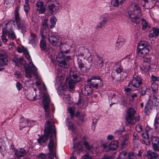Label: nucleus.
<instances>
[{"instance_id":"63","label":"nucleus","mask_w":159,"mask_h":159,"mask_svg":"<svg viewBox=\"0 0 159 159\" xmlns=\"http://www.w3.org/2000/svg\"><path fill=\"white\" fill-rule=\"evenodd\" d=\"M43 30H44L43 29H41L40 30V34H41V36H42V38L43 39H45L46 38V36H44L43 34Z\"/></svg>"},{"instance_id":"22","label":"nucleus","mask_w":159,"mask_h":159,"mask_svg":"<svg viewBox=\"0 0 159 159\" xmlns=\"http://www.w3.org/2000/svg\"><path fill=\"white\" fill-rule=\"evenodd\" d=\"M149 51L148 47H145L142 49H137V53L139 56L143 57L148 54Z\"/></svg>"},{"instance_id":"29","label":"nucleus","mask_w":159,"mask_h":159,"mask_svg":"<svg viewBox=\"0 0 159 159\" xmlns=\"http://www.w3.org/2000/svg\"><path fill=\"white\" fill-rule=\"evenodd\" d=\"M146 154L148 158L149 159H156L159 156L157 153L151 151H147Z\"/></svg>"},{"instance_id":"6","label":"nucleus","mask_w":159,"mask_h":159,"mask_svg":"<svg viewBox=\"0 0 159 159\" xmlns=\"http://www.w3.org/2000/svg\"><path fill=\"white\" fill-rule=\"evenodd\" d=\"M20 9V6H16L15 10V19L16 25L17 27L18 30H20L22 33H25L26 32V25L21 23V19L20 17L19 11Z\"/></svg>"},{"instance_id":"12","label":"nucleus","mask_w":159,"mask_h":159,"mask_svg":"<svg viewBox=\"0 0 159 159\" xmlns=\"http://www.w3.org/2000/svg\"><path fill=\"white\" fill-rule=\"evenodd\" d=\"M104 149H105L108 146L109 150H115L119 146L118 142L117 140L112 141L110 143H103L102 145Z\"/></svg>"},{"instance_id":"11","label":"nucleus","mask_w":159,"mask_h":159,"mask_svg":"<svg viewBox=\"0 0 159 159\" xmlns=\"http://www.w3.org/2000/svg\"><path fill=\"white\" fill-rule=\"evenodd\" d=\"M142 83V80L140 78L138 75H134L132 80L129 83L128 86L130 87L131 85L134 87L139 88Z\"/></svg>"},{"instance_id":"40","label":"nucleus","mask_w":159,"mask_h":159,"mask_svg":"<svg viewBox=\"0 0 159 159\" xmlns=\"http://www.w3.org/2000/svg\"><path fill=\"white\" fill-rule=\"evenodd\" d=\"M83 143L86 148L88 150H91L93 148L92 145L89 144V143L86 140L83 142Z\"/></svg>"},{"instance_id":"15","label":"nucleus","mask_w":159,"mask_h":159,"mask_svg":"<svg viewBox=\"0 0 159 159\" xmlns=\"http://www.w3.org/2000/svg\"><path fill=\"white\" fill-rule=\"evenodd\" d=\"M31 122H35V121L32 120H29L28 119H27L25 120L23 117H22L20 120V129H22L23 128L31 125L32 124L29 125V123H30Z\"/></svg>"},{"instance_id":"36","label":"nucleus","mask_w":159,"mask_h":159,"mask_svg":"<svg viewBox=\"0 0 159 159\" xmlns=\"http://www.w3.org/2000/svg\"><path fill=\"white\" fill-rule=\"evenodd\" d=\"M152 101L155 106L158 105H159V94L154 96L153 100Z\"/></svg>"},{"instance_id":"14","label":"nucleus","mask_w":159,"mask_h":159,"mask_svg":"<svg viewBox=\"0 0 159 159\" xmlns=\"http://www.w3.org/2000/svg\"><path fill=\"white\" fill-rule=\"evenodd\" d=\"M48 40L53 45H56L58 43L59 37L57 35H54L51 33H49L46 36Z\"/></svg>"},{"instance_id":"44","label":"nucleus","mask_w":159,"mask_h":159,"mask_svg":"<svg viewBox=\"0 0 159 159\" xmlns=\"http://www.w3.org/2000/svg\"><path fill=\"white\" fill-rule=\"evenodd\" d=\"M127 155V153L126 152H122L120 153L118 158L116 159H125V157H126Z\"/></svg>"},{"instance_id":"20","label":"nucleus","mask_w":159,"mask_h":159,"mask_svg":"<svg viewBox=\"0 0 159 159\" xmlns=\"http://www.w3.org/2000/svg\"><path fill=\"white\" fill-rule=\"evenodd\" d=\"M44 3L42 2H37L36 3L37 10L39 11V13H43L46 11V8Z\"/></svg>"},{"instance_id":"16","label":"nucleus","mask_w":159,"mask_h":159,"mask_svg":"<svg viewBox=\"0 0 159 159\" xmlns=\"http://www.w3.org/2000/svg\"><path fill=\"white\" fill-rule=\"evenodd\" d=\"M7 57L4 51H0V66H3L7 65L8 60Z\"/></svg>"},{"instance_id":"54","label":"nucleus","mask_w":159,"mask_h":159,"mask_svg":"<svg viewBox=\"0 0 159 159\" xmlns=\"http://www.w3.org/2000/svg\"><path fill=\"white\" fill-rule=\"evenodd\" d=\"M81 159H92V157L89 154L82 156Z\"/></svg>"},{"instance_id":"31","label":"nucleus","mask_w":159,"mask_h":159,"mask_svg":"<svg viewBox=\"0 0 159 159\" xmlns=\"http://www.w3.org/2000/svg\"><path fill=\"white\" fill-rule=\"evenodd\" d=\"M30 37L29 39V43L34 46H35V43L36 42V35L33 33H30Z\"/></svg>"},{"instance_id":"43","label":"nucleus","mask_w":159,"mask_h":159,"mask_svg":"<svg viewBox=\"0 0 159 159\" xmlns=\"http://www.w3.org/2000/svg\"><path fill=\"white\" fill-rule=\"evenodd\" d=\"M151 139L152 144L159 143V139L155 136H152Z\"/></svg>"},{"instance_id":"24","label":"nucleus","mask_w":159,"mask_h":159,"mask_svg":"<svg viewBox=\"0 0 159 159\" xmlns=\"http://www.w3.org/2000/svg\"><path fill=\"white\" fill-rule=\"evenodd\" d=\"M77 64L78 68L83 73L86 71L85 69H86V67H85L82 61L80 58H77Z\"/></svg>"},{"instance_id":"53","label":"nucleus","mask_w":159,"mask_h":159,"mask_svg":"<svg viewBox=\"0 0 159 159\" xmlns=\"http://www.w3.org/2000/svg\"><path fill=\"white\" fill-rule=\"evenodd\" d=\"M143 129V126L142 125L138 124L137 125L136 127V130L138 132H141Z\"/></svg>"},{"instance_id":"50","label":"nucleus","mask_w":159,"mask_h":159,"mask_svg":"<svg viewBox=\"0 0 159 159\" xmlns=\"http://www.w3.org/2000/svg\"><path fill=\"white\" fill-rule=\"evenodd\" d=\"M74 110L75 109L74 108L70 107L69 108V112L70 114V116L71 118H72L74 116Z\"/></svg>"},{"instance_id":"21","label":"nucleus","mask_w":159,"mask_h":159,"mask_svg":"<svg viewBox=\"0 0 159 159\" xmlns=\"http://www.w3.org/2000/svg\"><path fill=\"white\" fill-rule=\"evenodd\" d=\"M143 1L144 3V4L143 5V7L147 6L149 9H151L155 6L158 0H143Z\"/></svg>"},{"instance_id":"26","label":"nucleus","mask_w":159,"mask_h":159,"mask_svg":"<svg viewBox=\"0 0 159 159\" xmlns=\"http://www.w3.org/2000/svg\"><path fill=\"white\" fill-rule=\"evenodd\" d=\"M73 148V152H77V153L78 154L80 153V152H78V151H82L83 150V147L82 145L81 142H79L77 143H74Z\"/></svg>"},{"instance_id":"19","label":"nucleus","mask_w":159,"mask_h":159,"mask_svg":"<svg viewBox=\"0 0 159 159\" xmlns=\"http://www.w3.org/2000/svg\"><path fill=\"white\" fill-rule=\"evenodd\" d=\"M93 91L92 88L88 85L84 86L82 89V92L83 94L86 96L92 94Z\"/></svg>"},{"instance_id":"18","label":"nucleus","mask_w":159,"mask_h":159,"mask_svg":"<svg viewBox=\"0 0 159 159\" xmlns=\"http://www.w3.org/2000/svg\"><path fill=\"white\" fill-rule=\"evenodd\" d=\"M155 105L152 101L149 99L147 102L145 106V112L147 115H149Z\"/></svg>"},{"instance_id":"28","label":"nucleus","mask_w":159,"mask_h":159,"mask_svg":"<svg viewBox=\"0 0 159 159\" xmlns=\"http://www.w3.org/2000/svg\"><path fill=\"white\" fill-rule=\"evenodd\" d=\"M129 139V136L128 134H126L122 136L121 141V145L123 147H125L128 144Z\"/></svg>"},{"instance_id":"48","label":"nucleus","mask_w":159,"mask_h":159,"mask_svg":"<svg viewBox=\"0 0 159 159\" xmlns=\"http://www.w3.org/2000/svg\"><path fill=\"white\" fill-rule=\"evenodd\" d=\"M27 50V49L25 48L24 46H23L22 47H18L17 48V51L19 53L23 52L24 53L25 52V51Z\"/></svg>"},{"instance_id":"1","label":"nucleus","mask_w":159,"mask_h":159,"mask_svg":"<svg viewBox=\"0 0 159 159\" xmlns=\"http://www.w3.org/2000/svg\"><path fill=\"white\" fill-rule=\"evenodd\" d=\"M46 125L44 129V134L39 138L37 140L38 142L41 145L46 143V141L49 139H50L48 145L49 153L48 158L49 159H53L56 155L55 150L56 148V144H55L54 140L52 139L53 133L56 134L55 127L53 122L48 120L46 122Z\"/></svg>"},{"instance_id":"23","label":"nucleus","mask_w":159,"mask_h":159,"mask_svg":"<svg viewBox=\"0 0 159 159\" xmlns=\"http://www.w3.org/2000/svg\"><path fill=\"white\" fill-rule=\"evenodd\" d=\"M26 154V152L23 148H21L16 150L15 152V155L18 159H20Z\"/></svg>"},{"instance_id":"42","label":"nucleus","mask_w":159,"mask_h":159,"mask_svg":"<svg viewBox=\"0 0 159 159\" xmlns=\"http://www.w3.org/2000/svg\"><path fill=\"white\" fill-rule=\"evenodd\" d=\"M6 33V32H5L4 29H3L2 31V34L1 38L2 41L4 43H6L7 41V39H6V35H7Z\"/></svg>"},{"instance_id":"56","label":"nucleus","mask_w":159,"mask_h":159,"mask_svg":"<svg viewBox=\"0 0 159 159\" xmlns=\"http://www.w3.org/2000/svg\"><path fill=\"white\" fill-rule=\"evenodd\" d=\"M139 139V137L138 135V134L136 133H134L133 134V141L134 142H136L137 140H138Z\"/></svg>"},{"instance_id":"38","label":"nucleus","mask_w":159,"mask_h":159,"mask_svg":"<svg viewBox=\"0 0 159 159\" xmlns=\"http://www.w3.org/2000/svg\"><path fill=\"white\" fill-rule=\"evenodd\" d=\"M67 125L69 130H71L73 133L75 132L76 128L74 126L72 122H69Z\"/></svg>"},{"instance_id":"5","label":"nucleus","mask_w":159,"mask_h":159,"mask_svg":"<svg viewBox=\"0 0 159 159\" xmlns=\"http://www.w3.org/2000/svg\"><path fill=\"white\" fill-rule=\"evenodd\" d=\"M81 79L76 72L71 71L70 72V77H66V84L70 90L75 88V84L81 81Z\"/></svg>"},{"instance_id":"7","label":"nucleus","mask_w":159,"mask_h":159,"mask_svg":"<svg viewBox=\"0 0 159 159\" xmlns=\"http://www.w3.org/2000/svg\"><path fill=\"white\" fill-rule=\"evenodd\" d=\"M127 115L126 117V121L128 124L131 125L135 124L134 121V116L136 114L135 110L133 108L130 107L129 108L126 112Z\"/></svg>"},{"instance_id":"61","label":"nucleus","mask_w":159,"mask_h":159,"mask_svg":"<svg viewBox=\"0 0 159 159\" xmlns=\"http://www.w3.org/2000/svg\"><path fill=\"white\" fill-rule=\"evenodd\" d=\"M143 141L146 145H149L150 144V141L149 137L144 139Z\"/></svg>"},{"instance_id":"8","label":"nucleus","mask_w":159,"mask_h":159,"mask_svg":"<svg viewBox=\"0 0 159 159\" xmlns=\"http://www.w3.org/2000/svg\"><path fill=\"white\" fill-rule=\"evenodd\" d=\"M87 82L89 83V84L96 88H97L98 86H102L103 84L102 81L99 76L91 77L90 79L88 80Z\"/></svg>"},{"instance_id":"51","label":"nucleus","mask_w":159,"mask_h":159,"mask_svg":"<svg viewBox=\"0 0 159 159\" xmlns=\"http://www.w3.org/2000/svg\"><path fill=\"white\" fill-rule=\"evenodd\" d=\"M151 87L153 91L155 92H157L158 90V86L157 85L155 84H152Z\"/></svg>"},{"instance_id":"34","label":"nucleus","mask_w":159,"mask_h":159,"mask_svg":"<svg viewBox=\"0 0 159 159\" xmlns=\"http://www.w3.org/2000/svg\"><path fill=\"white\" fill-rule=\"evenodd\" d=\"M57 21V19L54 16H53L50 18V21L51 23L50 27L51 29L55 27Z\"/></svg>"},{"instance_id":"49","label":"nucleus","mask_w":159,"mask_h":159,"mask_svg":"<svg viewBox=\"0 0 159 159\" xmlns=\"http://www.w3.org/2000/svg\"><path fill=\"white\" fill-rule=\"evenodd\" d=\"M152 148L154 151H159V143L152 144Z\"/></svg>"},{"instance_id":"60","label":"nucleus","mask_w":159,"mask_h":159,"mask_svg":"<svg viewBox=\"0 0 159 159\" xmlns=\"http://www.w3.org/2000/svg\"><path fill=\"white\" fill-rule=\"evenodd\" d=\"M152 30L155 32L157 36L159 34V28H153Z\"/></svg>"},{"instance_id":"59","label":"nucleus","mask_w":159,"mask_h":159,"mask_svg":"<svg viewBox=\"0 0 159 159\" xmlns=\"http://www.w3.org/2000/svg\"><path fill=\"white\" fill-rule=\"evenodd\" d=\"M125 129L124 127H123V129L122 130H116L115 132V133L116 134H117V135H121L122 132L124 131Z\"/></svg>"},{"instance_id":"10","label":"nucleus","mask_w":159,"mask_h":159,"mask_svg":"<svg viewBox=\"0 0 159 159\" xmlns=\"http://www.w3.org/2000/svg\"><path fill=\"white\" fill-rule=\"evenodd\" d=\"M113 71L112 72L111 75L113 80L116 78L118 73H120L122 71V67L121 65V62H116L115 66L113 67Z\"/></svg>"},{"instance_id":"13","label":"nucleus","mask_w":159,"mask_h":159,"mask_svg":"<svg viewBox=\"0 0 159 159\" xmlns=\"http://www.w3.org/2000/svg\"><path fill=\"white\" fill-rule=\"evenodd\" d=\"M95 60L94 62L95 67L98 69H101L103 66L104 61L102 58L96 54Z\"/></svg>"},{"instance_id":"25","label":"nucleus","mask_w":159,"mask_h":159,"mask_svg":"<svg viewBox=\"0 0 159 159\" xmlns=\"http://www.w3.org/2000/svg\"><path fill=\"white\" fill-rule=\"evenodd\" d=\"M108 17L107 14L103 16L101 18L102 19V21L96 25V28L97 29L101 28L102 26H104L107 21Z\"/></svg>"},{"instance_id":"35","label":"nucleus","mask_w":159,"mask_h":159,"mask_svg":"<svg viewBox=\"0 0 159 159\" xmlns=\"http://www.w3.org/2000/svg\"><path fill=\"white\" fill-rule=\"evenodd\" d=\"M125 43V40L123 39L119 40V41H118L116 44V49H118L120 48Z\"/></svg>"},{"instance_id":"32","label":"nucleus","mask_w":159,"mask_h":159,"mask_svg":"<svg viewBox=\"0 0 159 159\" xmlns=\"http://www.w3.org/2000/svg\"><path fill=\"white\" fill-rule=\"evenodd\" d=\"M148 44L146 41H142L139 43L138 49H142L144 48L148 47Z\"/></svg>"},{"instance_id":"30","label":"nucleus","mask_w":159,"mask_h":159,"mask_svg":"<svg viewBox=\"0 0 159 159\" xmlns=\"http://www.w3.org/2000/svg\"><path fill=\"white\" fill-rule=\"evenodd\" d=\"M4 31L6 32V34L8 35V38L10 39H16V37L14 31L12 29L7 30L6 29H3Z\"/></svg>"},{"instance_id":"58","label":"nucleus","mask_w":159,"mask_h":159,"mask_svg":"<svg viewBox=\"0 0 159 159\" xmlns=\"http://www.w3.org/2000/svg\"><path fill=\"white\" fill-rule=\"evenodd\" d=\"M16 87L18 90H20L22 88V86L19 82H18L16 83Z\"/></svg>"},{"instance_id":"27","label":"nucleus","mask_w":159,"mask_h":159,"mask_svg":"<svg viewBox=\"0 0 159 159\" xmlns=\"http://www.w3.org/2000/svg\"><path fill=\"white\" fill-rule=\"evenodd\" d=\"M87 52H89V50L86 48L83 47L80 48L78 52L76 53V56L77 58H80V57H83L84 56V53Z\"/></svg>"},{"instance_id":"47","label":"nucleus","mask_w":159,"mask_h":159,"mask_svg":"<svg viewBox=\"0 0 159 159\" xmlns=\"http://www.w3.org/2000/svg\"><path fill=\"white\" fill-rule=\"evenodd\" d=\"M63 99L66 103L68 104L70 103L69 100L70 99V97L69 95H64Z\"/></svg>"},{"instance_id":"3","label":"nucleus","mask_w":159,"mask_h":159,"mask_svg":"<svg viewBox=\"0 0 159 159\" xmlns=\"http://www.w3.org/2000/svg\"><path fill=\"white\" fill-rule=\"evenodd\" d=\"M24 53L27 59L30 61L29 64L28 66H25V76L27 78H30L32 77V74H33V77L35 79L37 78V69L33 64L27 49L25 51V52Z\"/></svg>"},{"instance_id":"4","label":"nucleus","mask_w":159,"mask_h":159,"mask_svg":"<svg viewBox=\"0 0 159 159\" xmlns=\"http://www.w3.org/2000/svg\"><path fill=\"white\" fill-rule=\"evenodd\" d=\"M68 51L61 50L60 52L58 53L56 56V60L57 63L59 66L65 68H68L69 66L68 62L71 59L70 56H66L64 53H67Z\"/></svg>"},{"instance_id":"45","label":"nucleus","mask_w":159,"mask_h":159,"mask_svg":"<svg viewBox=\"0 0 159 159\" xmlns=\"http://www.w3.org/2000/svg\"><path fill=\"white\" fill-rule=\"evenodd\" d=\"M48 156L43 153L39 154L38 156V159H47Z\"/></svg>"},{"instance_id":"17","label":"nucleus","mask_w":159,"mask_h":159,"mask_svg":"<svg viewBox=\"0 0 159 159\" xmlns=\"http://www.w3.org/2000/svg\"><path fill=\"white\" fill-rule=\"evenodd\" d=\"M59 4L57 3L49 5L48 6V8L49 14H50V15L56 14L59 10Z\"/></svg>"},{"instance_id":"33","label":"nucleus","mask_w":159,"mask_h":159,"mask_svg":"<svg viewBox=\"0 0 159 159\" xmlns=\"http://www.w3.org/2000/svg\"><path fill=\"white\" fill-rule=\"evenodd\" d=\"M47 44L46 41L43 39H42L40 41V46L43 50L45 51H47V49L46 47Z\"/></svg>"},{"instance_id":"41","label":"nucleus","mask_w":159,"mask_h":159,"mask_svg":"<svg viewBox=\"0 0 159 159\" xmlns=\"http://www.w3.org/2000/svg\"><path fill=\"white\" fill-rule=\"evenodd\" d=\"M125 159H136V157L134 155V153L131 152L127 154L126 157H125Z\"/></svg>"},{"instance_id":"46","label":"nucleus","mask_w":159,"mask_h":159,"mask_svg":"<svg viewBox=\"0 0 159 159\" xmlns=\"http://www.w3.org/2000/svg\"><path fill=\"white\" fill-rule=\"evenodd\" d=\"M118 2L117 0H112L111 2V5L114 7H118L120 5Z\"/></svg>"},{"instance_id":"62","label":"nucleus","mask_w":159,"mask_h":159,"mask_svg":"<svg viewBox=\"0 0 159 159\" xmlns=\"http://www.w3.org/2000/svg\"><path fill=\"white\" fill-rule=\"evenodd\" d=\"M157 36L154 31L152 33H151L149 34L148 37L150 38H152L153 37H157Z\"/></svg>"},{"instance_id":"52","label":"nucleus","mask_w":159,"mask_h":159,"mask_svg":"<svg viewBox=\"0 0 159 159\" xmlns=\"http://www.w3.org/2000/svg\"><path fill=\"white\" fill-rule=\"evenodd\" d=\"M142 136L143 139L146 138H148L149 137L148 131L146 130L145 133H142Z\"/></svg>"},{"instance_id":"9","label":"nucleus","mask_w":159,"mask_h":159,"mask_svg":"<svg viewBox=\"0 0 159 159\" xmlns=\"http://www.w3.org/2000/svg\"><path fill=\"white\" fill-rule=\"evenodd\" d=\"M43 97L42 103L43 104V107L46 112V116H48L49 115L50 110L49 105L51 101L50 99L48 94L44 93Z\"/></svg>"},{"instance_id":"57","label":"nucleus","mask_w":159,"mask_h":159,"mask_svg":"<svg viewBox=\"0 0 159 159\" xmlns=\"http://www.w3.org/2000/svg\"><path fill=\"white\" fill-rule=\"evenodd\" d=\"M101 159H114L113 156L111 155H105L102 157Z\"/></svg>"},{"instance_id":"37","label":"nucleus","mask_w":159,"mask_h":159,"mask_svg":"<svg viewBox=\"0 0 159 159\" xmlns=\"http://www.w3.org/2000/svg\"><path fill=\"white\" fill-rule=\"evenodd\" d=\"M142 29L143 30H145L148 27L150 28V26L148 25L147 22L144 19H142Z\"/></svg>"},{"instance_id":"39","label":"nucleus","mask_w":159,"mask_h":159,"mask_svg":"<svg viewBox=\"0 0 159 159\" xmlns=\"http://www.w3.org/2000/svg\"><path fill=\"white\" fill-rule=\"evenodd\" d=\"M48 20L47 19H45L44 20L42 24L43 26L42 27V29H43L44 30H47L48 28V25L47 23Z\"/></svg>"},{"instance_id":"64","label":"nucleus","mask_w":159,"mask_h":159,"mask_svg":"<svg viewBox=\"0 0 159 159\" xmlns=\"http://www.w3.org/2000/svg\"><path fill=\"white\" fill-rule=\"evenodd\" d=\"M152 80L153 81L159 80V77H157L155 76L152 75Z\"/></svg>"},{"instance_id":"55","label":"nucleus","mask_w":159,"mask_h":159,"mask_svg":"<svg viewBox=\"0 0 159 159\" xmlns=\"http://www.w3.org/2000/svg\"><path fill=\"white\" fill-rule=\"evenodd\" d=\"M24 10L27 13L30 10V7L29 6V4H25L24 6Z\"/></svg>"},{"instance_id":"2","label":"nucleus","mask_w":159,"mask_h":159,"mask_svg":"<svg viewBox=\"0 0 159 159\" xmlns=\"http://www.w3.org/2000/svg\"><path fill=\"white\" fill-rule=\"evenodd\" d=\"M128 15L133 22L136 24L140 23V19L142 16V14L140 7L137 3L131 4L129 7Z\"/></svg>"}]
</instances>
